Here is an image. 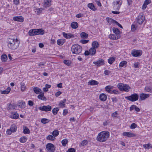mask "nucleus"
Masks as SVG:
<instances>
[{"mask_svg":"<svg viewBox=\"0 0 152 152\" xmlns=\"http://www.w3.org/2000/svg\"><path fill=\"white\" fill-rule=\"evenodd\" d=\"M20 42L17 38L15 39L10 37L8 39L7 45L8 47L11 50H15L18 47Z\"/></svg>","mask_w":152,"mask_h":152,"instance_id":"1","label":"nucleus"},{"mask_svg":"<svg viewBox=\"0 0 152 152\" xmlns=\"http://www.w3.org/2000/svg\"><path fill=\"white\" fill-rule=\"evenodd\" d=\"M109 135L110 133L109 132L102 131L99 133L96 139L100 142H104L108 139Z\"/></svg>","mask_w":152,"mask_h":152,"instance_id":"2","label":"nucleus"},{"mask_svg":"<svg viewBox=\"0 0 152 152\" xmlns=\"http://www.w3.org/2000/svg\"><path fill=\"white\" fill-rule=\"evenodd\" d=\"M45 33L44 31L42 29H34L30 30L28 32V34L30 36H33L34 35L38 34H43Z\"/></svg>","mask_w":152,"mask_h":152,"instance_id":"3","label":"nucleus"},{"mask_svg":"<svg viewBox=\"0 0 152 152\" xmlns=\"http://www.w3.org/2000/svg\"><path fill=\"white\" fill-rule=\"evenodd\" d=\"M71 50L73 54H77L81 52L82 48L81 46L78 44H75L72 46Z\"/></svg>","mask_w":152,"mask_h":152,"instance_id":"4","label":"nucleus"},{"mask_svg":"<svg viewBox=\"0 0 152 152\" xmlns=\"http://www.w3.org/2000/svg\"><path fill=\"white\" fill-rule=\"evenodd\" d=\"M117 87L120 90L124 91L126 92H128L130 88V87L128 85L121 83H119Z\"/></svg>","mask_w":152,"mask_h":152,"instance_id":"5","label":"nucleus"},{"mask_svg":"<svg viewBox=\"0 0 152 152\" xmlns=\"http://www.w3.org/2000/svg\"><path fill=\"white\" fill-rule=\"evenodd\" d=\"M139 98V95L137 94H131L130 96H126L125 98L130 101L134 102L138 100Z\"/></svg>","mask_w":152,"mask_h":152,"instance_id":"6","label":"nucleus"},{"mask_svg":"<svg viewBox=\"0 0 152 152\" xmlns=\"http://www.w3.org/2000/svg\"><path fill=\"white\" fill-rule=\"evenodd\" d=\"M46 147L49 152H54L56 150L55 146L51 143H48L46 145Z\"/></svg>","mask_w":152,"mask_h":152,"instance_id":"7","label":"nucleus"},{"mask_svg":"<svg viewBox=\"0 0 152 152\" xmlns=\"http://www.w3.org/2000/svg\"><path fill=\"white\" fill-rule=\"evenodd\" d=\"M142 54V51L141 50H133L132 51L131 54L135 57H139Z\"/></svg>","mask_w":152,"mask_h":152,"instance_id":"8","label":"nucleus"},{"mask_svg":"<svg viewBox=\"0 0 152 152\" xmlns=\"http://www.w3.org/2000/svg\"><path fill=\"white\" fill-rule=\"evenodd\" d=\"M39 109L42 111L48 112L51 110L52 107L50 106L49 105L47 106H43L39 107Z\"/></svg>","mask_w":152,"mask_h":152,"instance_id":"9","label":"nucleus"},{"mask_svg":"<svg viewBox=\"0 0 152 152\" xmlns=\"http://www.w3.org/2000/svg\"><path fill=\"white\" fill-rule=\"evenodd\" d=\"M145 20V17L144 15L140 14L137 18V23L138 24L141 25Z\"/></svg>","mask_w":152,"mask_h":152,"instance_id":"10","label":"nucleus"},{"mask_svg":"<svg viewBox=\"0 0 152 152\" xmlns=\"http://www.w3.org/2000/svg\"><path fill=\"white\" fill-rule=\"evenodd\" d=\"M13 20L15 21L22 22L24 21V18L22 16H19L13 17Z\"/></svg>","mask_w":152,"mask_h":152,"instance_id":"11","label":"nucleus"},{"mask_svg":"<svg viewBox=\"0 0 152 152\" xmlns=\"http://www.w3.org/2000/svg\"><path fill=\"white\" fill-rule=\"evenodd\" d=\"M93 63L97 66H100L104 64V61L103 59H101L97 61H94Z\"/></svg>","mask_w":152,"mask_h":152,"instance_id":"12","label":"nucleus"},{"mask_svg":"<svg viewBox=\"0 0 152 152\" xmlns=\"http://www.w3.org/2000/svg\"><path fill=\"white\" fill-rule=\"evenodd\" d=\"M120 35H116L113 34H110L109 36V38L112 40L118 39L120 38Z\"/></svg>","mask_w":152,"mask_h":152,"instance_id":"13","label":"nucleus"},{"mask_svg":"<svg viewBox=\"0 0 152 152\" xmlns=\"http://www.w3.org/2000/svg\"><path fill=\"white\" fill-rule=\"evenodd\" d=\"M151 3V0H145V1L142 7V9L143 10H145L147 7V5Z\"/></svg>","mask_w":152,"mask_h":152,"instance_id":"14","label":"nucleus"},{"mask_svg":"<svg viewBox=\"0 0 152 152\" xmlns=\"http://www.w3.org/2000/svg\"><path fill=\"white\" fill-rule=\"evenodd\" d=\"M149 94H142L140 95V98L141 100H145L146 98L149 97Z\"/></svg>","mask_w":152,"mask_h":152,"instance_id":"15","label":"nucleus"},{"mask_svg":"<svg viewBox=\"0 0 152 152\" xmlns=\"http://www.w3.org/2000/svg\"><path fill=\"white\" fill-rule=\"evenodd\" d=\"M99 98L101 101L104 102L107 99V96L105 94L102 93L99 95Z\"/></svg>","mask_w":152,"mask_h":152,"instance_id":"16","label":"nucleus"},{"mask_svg":"<svg viewBox=\"0 0 152 152\" xmlns=\"http://www.w3.org/2000/svg\"><path fill=\"white\" fill-rule=\"evenodd\" d=\"M18 114L16 112H12L11 113L10 117L12 119H17L19 118Z\"/></svg>","mask_w":152,"mask_h":152,"instance_id":"17","label":"nucleus"},{"mask_svg":"<svg viewBox=\"0 0 152 152\" xmlns=\"http://www.w3.org/2000/svg\"><path fill=\"white\" fill-rule=\"evenodd\" d=\"M123 136L127 137H134L135 136V134L133 133L129 132H124L123 133Z\"/></svg>","mask_w":152,"mask_h":152,"instance_id":"18","label":"nucleus"},{"mask_svg":"<svg viewBox=\"0 0 152 152\" xmlns=\"http://www.w3.org/2000/svg\"><path fill=\"white\" fill-rule=\"evenodd\" d=\"M11 88L10 87H8L4 91H0V93L2 94H7L10 91Z\"/></svg>","mask_w":152,"mask_h":152,"instance_id":"19","label":"nucleus"},{"mask_svg":"<svg viewBox=\"0 0 152 152\" xmlns=\"http://www.w3.org/2000/svg\"><path fill=\"white\" fill-rule=\"evenodd\" d=\"M18 106L20 108H24L25 107V102L21 101L19 103Z\"/></svg>","mask_w":152,"mask_h":152,"instance_id":"20","label":"nucleus"},{"mask_svg":"<svg viewBox=\"0 0 152 152\" xmlns=\"http://www.w3.org/2000/svg\"><path fill=\"white\" fill-rule=\"evenodd\" d=\"M63 34L64 37L66 39H69L73 37V35L71 34H66L65 32H63Z\"/></svg>","mask_w":152,"mask_h":152,"instance_id":"21","label":"nucleus"},{"mask_svg":"<svg viewBox=\"0 0 152 152\" xmlns=\"http://www.w3.org/2000/svg\"><path fill=\"white\" fill-rule=\"evenodd\" d=\"M7 110H8L15 109L16 106L15 105L12 104L11 103L7 104Z\"/></svg>","mask_w":152,"mask_h":152,"instance_id":"22","label":"nucleus"},{"mask_svg":"<svg viewBox=\"0 0 152 152\" xmlns=\"http://www.w3.org/2000/svg\"><path fill=\"white\" fill-rule=\"evenodd\" d=\"M78 26V23L76 22H72L71 24V26L73 29H75L77 28Z\"/></svg>","mask_w":152,"mask_h":152,"instance_id":"23","label":"nucleus"},{"mask_svg":"<svg viewBox=\"0 0 152 152\" xmlns=\"http://www.w3.org/2000/svg\"><path fill=\"white\" fill-rule=\"evenodd\" d=\"M89 50L90 55L92 56L94 55L96 53V49L93 47L91 48Z\"/></svg>","mask_w":152,"mask_h":152,"instance_id":"24","label":"nucleus"},{"mask_svg":"<svg viewBox=\"0 0 152 152\" xmlns=\"http://www.w3.org/2000/svg\"><path fill=\"white\" fill-rule=\"evenodd\" d=\"M51 0H45L44 1V5L46 7H48L50 5Z\"/></svg>","mask_w":152,"mask_h":152,"instance_id":"25","label":"nucleus"},{"mask_svg":"<svg viewBox=\"0 0 152 152\" xmlns=\"http://www.w3.org/2000/svg\"><path fill=\"white\" fill-rule=\"evenodd\" d=\"M44 94L43 92L40 93V94L38 96V99H40L42 100L45 101L46 99L45 97L44 96Z\"/></svg>","mask_w":152,"mask_h":152,"instance_id":"26","label":"nucleus"},{"mask_svg":"<svg viewBox=\"0 0 152 152\" xmlns=\"http://www.w3.org/2000/svg\"><path fill=\"white\" fill-rule=\"evenodd\" d=\"M88 83L90 85H96L98 84V82L97 81L93 80L89 82Z\"/></svg>","mask_w":152,"mask_h":152,"instance_id":"27","label":"nucleus"},{"mask_svg":"<svg viewBox=\"0 0 152 152\" xmlns=\"http://www.w3.org/2000/svg\"><path fill=\"white\" fill-rule=\"evenodd\" d=\"M88 8L93 11H95L96 10L94 5L92 3H89L88 4Z\"/></svg>","mask_w":152,"mask_h":152,"instance_id":"28","label":"nucleus"},{"mask_svg":"<svg viewBox=\"0 0 152 152\" xmlns=\"http://www.w3.org/2000/svg\"><path fill=\"white\" fill-rule=\"evenodd\" d=\"M33 90L34 92L37 94H40L42 92L41 90L37 87H34L33 88Z\"/></svg>","mask_w":152,"mask_h":152,"instance_id":"29","label":"nucleus"},{"mask_svg":"<svg viewBox=\"0 0 152 152\" xmlns=\"http://www.w3.org/2000/svg\"><path fill=\"white\" fill-rule=\"evenodd\" d=\"M66 99H64L63 100L61 101L59 104V106L61 107H64L65 103L66 102Z\"/></svg>","mask_w":152,"mask_h":152,"instance_id":"30","label":"nucleus"},{"mask_svg":"<svg viewBox=\"0 0 152 152\" xmlns=\"http://www.w3.org/2000/svg\"><path fill=\"white\" fill-rule=\"evenodd\" d=\"M10 129L12 132H14L17 130V127L15 124H13L11 126Z\"/></svg>","mask_w":152,"mask_h":152,"instance_id":"31","label":"nucleus"},{"mask_svg":"<svg viewBox=\"0 0 152 152\" xmlns=\"http://www.w3.org/2000/svg\"><path fill=\"white\" fill-rule=\"evenodd\" d=\"M99 45V43L97 42L96 41H94L92 43V47H93L96 49L98 47Z\"/></svg>","mask_w":152,"mask_h":152,"instance_id":"32","label":"nucleus"},{"mask_svg":"<svg viewBox=\"0 0 152 152\" xmlns=\"http://www.w3.org/2000/svg\"><path fill=\"white\" fill-rule=\"evenodd\" d=\"M20 85L21 86V91H25L26 88L25 83L23 82H21Z\"/></svg>","mask_w":152,"mask_h":152,"instance_id":"33","label":"nucleus"},{"mask_svg":"<svg viewBox=\"0 0 152 152\" xmlns=\"http://www.w3.org/2000/svg\"><path fill=\"white\" fill-rule=\"evenodd\" d=\"M1 59L3 62L6 61L7 59V57L6 54L2 55L1 56Z\"/></svg>","mask_w":152,"mask_h":152,"instance_id":"34","label":"nucleus"},{"mask_svg":"<svg viewBox=\"0 0 152 152\" xmlns=\"http://www.w3.org/2000/svg\"><path fill=\"white\" fill-rule=\"evenodd\" d=\"M23 133L25 134H29L30 133V130L26 126L23 127Z\"/></svg>","mask_w":152,"mask_h":152,"instance_id":"35","label":"nucleus"},{"mask_svg":"<svg viewBox=\"0 0 152 152\" xmlns=\"http://www.w3.org/2000/svg\"><path fill=\"white\" fill-rule=\"evenodd\" d=\"M113 32L116 34V35H120L119 34L120 31L118 28L113 27Z\"/></svg>","mask_w":152,"mask_h":152,"instance_id":"36","label":"nucleus"},{"mask_svg":"<svg viewBox=\"0 0 152 152\" xmlns=\"http://www.w3.org/2000/svg\"><path fill=\"white\" fill-rule=\"evenodd\" d=\"M57 43L59 45H62L65 42L64 40L63 39H59L57 41Z\"/></svg>","mask_w":152,"mask_h":152,"instance_id":"37","label":"nucleus"},{"mask_svg":"<svg viewBox=\"0 0 152 152\" xmlns=\"http://www.w3.org/2000/svg\"><path fill=\"white\" fill-rule=\"evenodd\" d=\"M46 139L48 140L53 141L56 139V138L53 135L49 134L47 137Z\"/></svg>","mask_w":152,"mask_h":152,"instance_id":"38","label":"nucleus"},{"mask_svg":"<svg viewBox=\"0 0 152 152\" xmlns=\"http://www.w3.org/2000/svg\"><path fill=\"white\" fill-rule=\"evenodd\" d=\"M107 19V21L110 24H111L112 23L115 24L116 22V21L111 18H109Z\"/></svg>","mask_w":152,"mask_h":152,"instance_id":"39","label":"nucleus"},{"mask_svg":"<svg viewBox=\"0 0 152 152\" xmlns=\"http://www.w3.org/2000/svg\"><path fill=\"white\" fill-rule=\"evenodd\" d=\"M59 134V132L57 130H55L52 133V135L55 137L57 136Z\"/></svg>","mask_w":152,"mask_h":152,"instance_id":"40","label":"nucleus"},{"mask_svg":"<svg viewBox=\"0 0 152 152\" xmlns=\"http://www.w3.org/2000/svg\"><path fill=\"white\" fill-rule=\"evenodd\" d=\"M80 36L82 38H87L88 37V35L84 32H83L80 34Z\"/></svg>","mask_w":152,"mask_h":152,"instance_id":"41","label":"nucleus"},{"mask_svg":"<svg viewBox=\"0 0 152 152\" xmlns=\"http://www.w3.org/2000/svg\"><path fill=\"white\" fill-rule=\"evenodd\" d=\"M88 142V141L86 140H84L81 142L79 146L80 147L83 146L87 145Z\"/></svg>","mask_w":152,"mask_h":152,"instance_id":"42","label":"nucleus"},{"mask_svg":"<svg viewBox=\"0 0 152 152\" xmlns=\"http://www.w3.org/2000/svg\"><path fill=\"white\" fill-rule=\"evenodd\" d=\"M27 138L26 137H22L20 139V142L22 143H24L26 142Z\"/></svg>","mask_w":152,"mask_h":152,"instance_id":"43","label":"nucleus"},{"mask_svg":"<svg viewBox=\"0 0 152 152\" xmlns=\"http://www.w3.org/2000/svg\"><path fill=\"white\" fill-rule=\"evenodd\" d=\"M143 146L144 148L146 149H149L152 148V146L151 144H147L143 145Z\"/></svg>","mask_w":152,"mask_h":152,"instance_id":"44","label":"nucleus"},{"mask_svg":"<svg viewBox=\"0 0 152 152\" xmlns=\"http://www.w3.org/2000/svg\"><path fill=\"white\" fill-rule=\"evenodd\" d=\"M68 142V141L66 139H63L61 141L62 145L64 146H65Z\"/></svg>","mask_w":152,"mask_h":152,"instance_id":"45","label":"nucleus"},{"mask_svg":"<svg viewBox=\"0 0 152 152\" xmlns=\"http://www.w3.org/2000/svg\"><path fill=\"white\" fill-rule=\"evenodd\" d=\"M115 58L113 57H111L108 59V62L110 64H112L115 61Z\"/></svg>","mask_w":152,"mask_h":152,"instance_id":"46","label":"nucleus"},{"mask_svg":"<svg viewBox=\"0 0 152 152\" xmlns=\"http://www.w3.org/2000/svg\"><path fill=\"white\" fill-rule=\"evenodd\" d=\"M59 109L58 107H56L53 108L52 110V112L53 114L54 115H56L57 114L58 111H59Z\"/></svg>","mask_w":152,"mask_h":152,"instance_id":"47","label":"nucleus"},{"mask_svg":"<svg viewBox=\"0 0 152 152\" xmlns=\"http://www.w3.org/2000/svg\"><path fill=\"white\" fill-rule=\"evenodd\" d=\"M49 121V120L46 118H42L41 120V122L44 124L48 123Z\"/></svg>","mask_w":152,"mask_h":152,"instance_id":"48","label":"nucleus"},{"mask_svg":"<svg viewBox=\"0 0 152 152\" xmlns=\"http://www.w3.org/2000/svg\"><path fill=\"white\" fill-rule=\"evenodd\" d=\"M145 91L147 92H152V89L150 87L146 86L145 87L144 89Z\"/></svg>","mask_w":152,"mask_h":152,"instance_id":"49","label":"nucleus"},{"mask_svg":"<svg viewBox=\"0 0 152 152\" xmlns=\"http://www.w3.org/2000/svg\"><path fill=\"white\" fill-rule=\"evenodd\" d=\"M111 88L110 86H107L106 87L105 89L106 91L108 92L111 93L112 91V90H111Z\"/></svg>","mask_w":152,"mask_h":152,"instance_id":"50","label":"nucleus"},{"mask_svg":"<svg viewBox=\"0 0 152 152\" xmlns=\"http://www.w3.org/2000/svg\"><path fill=\"white\" fill-rule=\"evenodd\" d=\"M127 62L125 61H123L121 62L119 64V66L120 67H123L126 64Z\"/></svg>","mask_w":152,"mask_h":152,"instance_id":"51","label":"nucleus"},{"mask_svg":"<svg viewBox=\"0 0 152 152\" xmlns=\"http://www.w3.org/2000/svg\"><path fill=\"white\" fill-rule=\"evenodd\" d=\"M89 41L88 40L81 39L80 42L82 44H85L88 43Z\"/></svg>","mask_w":152,"mask_h":152,"instance_id":"52","label":"nucleus"},{"mask_svg":"<svg viewBox=\"0 0 152 152\" xmlns=\"http://www.w3.org/2000/svg\"><path fill=\"white\" fill-rule=\"evenodd\" d=\"M75 149L74 148H70L68 149L66 152H75Z\"/></svg>","mask_w":152,"mask_h":152,"instance_id":"53","label":"nucleus"},{"mask_svg":"<svg viewBox=\"0 0 152 152\" xmlns=\"http://www.w3.org/2000/svg\"><path fill=\"white\" fill-rule=\"evenodd\" d=\"M140 66L139 63L137 62H135L134 63V67L135 68H138Z\"/></svg>","mask_w":152,"mask_h":152,"instance_id":"54","label":"nucleus"},{"mask_svg":"<svg viewBox=\"0 0 152 152\" xmlns=\"http://www.w3.org/2000/svg\"><path fill=\"white\" fill-rule=\"evenodd\" d=\"M42 8H38L36 9V12H37V14L38 15H39L41 13L42 11Z\"/></svg>","mask_w":152,"mask_h":152,"instance_id":"55","label":"nucleus"},{"mask_svg":"<svg viewBox=\"0 0 152 152\" xmlns=\"http://www.w3.org/2000/svg\"><path fill=\"white\" fill-rule=\"evenodd\" d=\"M137 126V125L134 123H132L130 126V128L131 129H135Z\"/></svg>","mask_w":152,"mask_h":152,"instance_id":"56","label":"nucleus"},{"mask_svg":"<svg viewBox=\"0 0 152 152\" xmlns=\"http://www.w3.org/2000/svg\"><path fill=\"white\" fill-rule=\"evenodd\" d=\"M112 92L111 94H119V92L116 90H112Z\"/></svg>","mask_w":152,"mask_h":152,"instance_id":"57","label":"nucleus"},{"mask_svg":"<svg viewBox=\"0 0 152 152\" xmlns=\"http://www.w3.org/2000/svg\"><path fill=\"white\" fill-rule=\"evenodd\" d=\"M120 1H116V3L115 4H114V6L113 7V8L114 9H116V7L117 6H118V5H120V4H119Z\"/></svg>","mask_w":152,"mask_h":152,"instance_id":"58","label":"nucleus"},{"mask_svg":"<svg viewBox=\"0 0 152 152\" xmlns=\"http://www.w3.org/2000/svg\"><path fill=\"white\" fill-rule=\"evenodd\" d=\"M111 99H112V102L113 103L117 102L118 100L117 98L116 97L112 98Z\"/></svg>","mask_w":152,"mask_h":152,"instance_id":"59","label":"nucleus"},{"mask_svg":"<svg viewBox=\"0 0 152 152\" xmlns=\"http://www.w3.org/2000/svg\"><path fill=\"white\" fill-rule=\"evenodd\" d=\"M6 132L7 134L10 135L11 134L12 132L10 129H7V130Z\"/></svg>","mask_w":152,"mask_h":152,"instance_id":"60","label":"nucleus"},{"mask_svg":"<svg viewBox=\"0 0 152 152\" xmlns=\"http://www.w3.org/2000/svg\"><path fill=\"white\" fill-rule=\"evenodd\" d=\"M64 63L67 65H69L70 64L69 61L66 60H65L64 61Z\"/></svg>","mask_w":152,"mask_h":152,"instance_id":"61","label":"nucleus"},{"mask_svg":"<svg viewBox=\"0 0 152 152\" xmlns=\"http://www.w3.org/2000/svg\"><path fill=\"white\" fill-rule=\"evenodd\" d=\"M131 30L132 31H134L135 30V26L134 25L132 24L131 26Z\"/></svg>","mask_w":152,"mask_h":152,"instance_id":"62","label":"nucleus"},{"mask_svg":"<svg viewBox=\"0 0 152 152\" xmlns=\"http://www.w3.org/2000/svg\"><path fill=\"white\" fill-rule=\"evenodd\" d=\"M68 113L67 110L66 109H65L63 110V115H65L67 113Z\"/></svg>","mask_w":152,"mask_h":152,"instance_id":"63","label":"nucleus"},{"mask_svg":"<svg viewBox=\"0 0 152 152\" xmlns=\"http://www.w3.org/2000/svg\"><path fill=\"white\" fill-rule=\"evenodd\" d=\"M61 92L60 91L57 92L55 94V95L56 97H58L61 94Z\"/></svg>","mask_w":152,"mask_h":152,"instance_id":"64","label":"nucleus"}]
</instances>
